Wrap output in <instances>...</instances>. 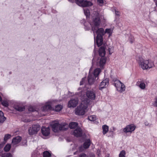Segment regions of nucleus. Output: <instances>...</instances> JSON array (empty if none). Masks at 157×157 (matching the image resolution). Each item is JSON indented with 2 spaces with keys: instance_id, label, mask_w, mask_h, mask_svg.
<instances>
[{
  "instance_id": "48",
  "label": "nucleus",
  "mask_w": 157,
  "mask_h": 157,
  "mask_svg": "<svg viewBox=\"0 0 157 157\" xmlns=\"http://www.w3.org/2000/svg\"><path fill=\"white\" fill-rule=\"evenodd\" d=\"M2 97H3V96H1L0 95V98H2Z\"/></svg>"
},
{
  "instance_id": "42",
  "label": "nucleus",
  "mask_w": 157,
  "mask_h": 157,
  "mask_svg": "<svg viewBox=\"0 0 157 157\" xmlns=\"http://www.w3.org/2000/svg\"><path fill=\"white\" fill-rule=\"evenodd\" d=\"M88 157H95V155L93 154H91Z\"/></svg>"
},
{
  "instance_id": "12",
  "label": "nucleus",
  "mask_w": 157,
  "mask_h": 157,
  "mask_svg": "<svg viewBox=\"0 0 157 157\" xmlns=\"http://www.w3.org/2000/svg\"><path fill=\"white\" fill-rule=\"evenodd\" d=\"M71 133L72 135L77 137L81 136L82 134V129L78 127L76 128L75 130L72 131Z\"/></svg>"
},
{
  "instance_id": "51",
  "label": "nucleus",
  "mask_w": 157,
  "mask_h": 157,
  "mask_svg": "<svg viewBox=\"0 0 157 157\" xmlns=\"http://www.w3.org/2000/svg\"><path fill=\"white\" fill-rule=\"evenodd\" d=\"M103 19H104V20H105V19H104V18H103Z\"/></svg>"
},
{
  "instance_id": "30",
  "label": "nucleus",
  "mask_w": 157,
  "mask_h": 157,
  "mask_svg": "<svg viewBox=\"0 0 157 157\" xmlns=\"http://www.w3.org/2000/svg\"><path fill=\"white\" fill-rule=\"evenodd\" d=\"M11 148V145L10 144H8L6 145L4 148L5 151L7 152Z\"/></svg>"
},
{
  "instance_id": "25",
  "label": "nucleus",
  "mask_w": 157,
  "mask_h": 157,
  "mask_svg": "<svg viewBox=\"0 0 157 157\" xmlns=\"http://www.w3.org/2000/svg\"><path fill=\"white\" fill-rule=\"evenodd\" d=\"M78 124L76 122H72L69 124V127L71 128H75L78 126Z\"/></svg>"
},
{
  "instance_id": "11",
  "label": "nucleus",
  "mask_w": 157,
  "mask_h": 157,
  "mask_svg": "<svg viewBox=\"0 0 157 157\" xmlns=\"http://www.w3.org/2000/svg\"><path fill=\"white\" fill-rule=\"evenodd\" d=\"M135 128L136 126L133 124L128 125L123 128V131L125 133L131 132L134 131Z\"/></svg>"
},
{
  "instance_id": "7",
  "label": "nucleus",
  "mask_w": 157,
  "mask_h": 157,
  "mask_svg": "<svg viewBox=\"0 0 157 157\" xmlns=\"http://www.w3.org/2000/svg\"><path fill=\"white\" fill-rule=\"evenodd\" d=\"M76 4L79 6L82 7L91 6L92 3L90 2L84 0H75Z\"/></svg>"
},
{
  "instance_id": "3",
  "label": "nucleus",
  "mask_w": 157,
  "mask_h": 157,
  "mask_svg": "<svg viewBox=\"0 0 157 157\" xmlns=\"http://www.w3.org/2000/svg\"><path fill=\"white\" fill-rule=\"evenodd\" d=\"M101 70L99 68L96 69L94 70L93 73H91L90 72L88 77L87 82L86 81V77L83 78L80 82V85H84L85 86H86L88 84L90 85L93 84L96 78L98 76Z\"/></svg>"
},
{
  "instance_id": "34",
  "label": "nucleus",
  "mask_w": 157,
  "mask_h": 157,
  "mask_svg": "<svg viewBox=\"0 0 157 157\" xmlns=\"http://www.w3.org/2000/svg\"><path fill=\"white\" fill-rule=\"evenodd\" d=\"M139 87L141 89H144L145 87V84L144 83L141 82L139 85Z\"/></svg>"
},
{
  "instance_id": "6",
  "label": "nucleus",
  "mask_w": 157,
  "mask_h": 157,
  "mask_svg": "<svg viewBox=\"0 0 157 157\" xmlns=\"http://www.w3.org/2000/svg\"><path fill=\"white\" fill-rule=\"evenodd\" d=\"M114 85L117 90L120 92H122L125 90L124 85L119 80H115L114 81Z\"/></svg>"
},
{
  "instance_id": "41",
  "label": "nucleus",
  "mask_w": 157,
  "mask_h": 157,
  "mask_svg": "<svg viewBox=\"0 0 157 157\" xmlns=\"http://www.w3.org/2000/svg\"><path fill=\"white\" fill-rule=\"evenodd\" d=\"M79 157H87V155L85 154L82 153L79 155Z\"/></svg>"
},
{
  "instance_id": "4",
  "label": "nucleus",
  "mask_w": 157,
  "mask_h": 157,
  "mask_svg": "<svg viewBox=\"0 0 157 157\" xmlns=\"http://www.w3.org/2000/svg\"><path fill=\"white\" fill-rule=\"evenodd\" d=\"M139 66L143 70H147L152 67L154 66V63L148 60L144 59L142 57H139L137 59Z\"/></svg>"
},
{
  "instance_id": "18",
  "label": "nucleus",
  "mask_w": 157,
  "mask_h": 157,
  "mask_svg": "<svg viewBox=\"0 0 157 157\" xmlns=\"http://www.w3.org/2000/svg\"><path fill=\"white\" fill-rule=\"evenodd\" d=\"M86 94L88 98H95L96 97L95 93L93 91H87Z\"/></svg>"
},
{
  "instance_id": "37",
  "label": "nucleus",
  "mask_w": 157,
  "mask_h": 157,
  "mask_svg": "<svg viewBox=\"0 0 157 157\" xmlns=\"http://www.w3.org/2000/svg\"><path fill=\"white\" fill-rule=\"evenodd\" d=\"M114 10L115 11V14L116 15L118 16H119L120 15L121 13L120 12L117 11L116 9H114Z\"/></svg>"
},
{
  "instance_id": "45",
  "label": "nucleus",
  "mask_w": 157,
  "mask_h": 157,
  "mask_svg": "<svg viewBox=\"0 0 157 157\" xmlns=\"http://www.w3.org/2000/svg\"><path fill=\"white\" fill-rule=\"evenodd\" d=\"M155 3V4L156 5V6L157 7V0H156Z\"/></svg>"
},
{
  "instance_id": "38",
  "label": "nucleus",
  "mask_w": 157,
  "mask_h": 157,
  "mask_svg": "<svg viewBox=\"0 0 157 157\" xmlns=\"http://www.w3.org/2000/svg\"><path fill=\"white\" fill-rule=\"evenodd\" d=\"M153 104L154 106L157 107V99H154Z\"/></svg>"
},
{
  "instance_id": "10",
  "label": "nucleus",
  "mask_w": 157,
  "mask_h": 157,
  "mask_svg": "<svg viewBox=\"0 0 157 157\" xmlns=\"http://www.w3.org/2000/svg\"><path fill=\"white\" fill-rule=\"evenodd\" d=\"M98 58L97 61V64L98 66H99L100 67H103L105 65L106 59L105 57H102Z\"/></svg>"
},
{
  "instance_id": "8",
  "label": "nucleus",
  "mask_w": 157,
  "mask_h": 157,
  "mask_svg": "<svg viewBox=\"0 0 157 157\" xmlns=\"http://www.w3.org/2000/svg\"><path fill=\"white\" fill-rule=\"evenodd\" d=\"M40 126L39 124H34L29 129V134L32 135L36 134L40 130Z\"/></svg>"
},
{
  "instance_id": "24",
  "label": "nucleus",
  "mask_w": 157,
  "mask_h": 157,
  "mask_svg": "<svg viewBox=\"0 0 157 157\" xmlns=\"http://www.w3.org/2000/svg\"><path fill=\"white\" fill-rule=\"evenodd\" d=\"M85 94V92L84 91H82L79 93H77L75 94V95H78L77 97H80L82 98H84V96Z\"/></svg>"
},
{
  "instance_id": "5",
  "label": "nucleus",
  "mask_w": 157,
  "mask_h": 157,
  "mask_svg": "<svg viewBox=\"0 0 157 157\" xmlns=\"http://www.w3.org/2000/svg\"><path fill=\"white\" fill-rule=\"evenodd\" d=\"M52 130L55 132H56L61 130H65L66 125L63 124H60L57 122H54L51 124Z\"/></svg>"
},
{
  "instance_id": "43",
  "label": "nucleus",
  "mask_w": 157,
  "mask_h": 157,
  "mask_svg": "<svg viewBox=\"0 0 157 157\" xmlns=\"http://www.w3.org/2000/svg\"><path fill=\"white\" fill-rule=\"evenodd\" d=\"M144 124L146 126H148L149 125V124L147 121L145 122Z\"/></svg>"
},
{
  "instance_id": "22",
  "label": "nucleus",
  "mask_w": 157,
  "mask_h": 157,
  "mask_svg": "<svg viewBox=\"0 0 157 157\" xmlns=\"http://www.w3.org/2000/svg\"><path fill=\"white\" fill-rule=\"evenodd\" d=\"M6 119V118L4 116L3 113L0 111V123H3Z\"/></svg>"
},
{
  "instance_id": "16",
  "label": "nucleus",
  "mask_w": 157,
  "mask_h": 157,
  "mask_svg": "<svg viewBox=\"0 0 157 157\" xmlns=\"http://www.w3.org/2000/svg\"><path fill=\"white\" fill-rule=\"evenodd\" d=\"M41 132L44 136H48L50 133V129L49 127L45 128L42 127L41 129Z\"/></svg>"
},
{
  "instance_id": "50",
  "label": "nucleus",
  "mask_w": 157,
  "mask_h": 157,
  "mask_svg": "<svg viewBox=\"0 0 157 157\" xmlns=\"http://www.w3.org/2000/svg\"><path fill=\"white\" fill-rule=\"evenodd\" d=\"M89 29V28H88V29H86L87 30H88Z\"/></svg>"
},
{
  "instance_id": "27",
  "label": "nucleus",
  "mask_w": 157,
  "mask_h": 157,
  "mask_svg": "<svg viewBox=\"0 0 157 157\" xmlns=\"http://www.w3.org/2000/svg\"><path fill=\"white\" fill-rule=\"evenodd\" d=\"M15 109L19 111H22L25 110V107L23 106L22 107L20 106H17L16 107Z\"/></svg>"
},
{
  "instance_id": "29",
  "label": "nucleus",
  "mask_w": 157,
  "mask_h": 157,
  "mask_svg": "<svg viewBox=\"0 0 157 157\" xmlns=\"http://www.w3.org/2000/svg\"><path fill=\"white\" fill-rule=\"evenodd\" d=\"M2 104L4 106L7 107L9 105L8 101L7 100H4L2 102Z\"/></svg>"
},
{
  "instance_id": "28",
  "label": "nucleus",
  "mask_w": 157,
  "mask_h": 157,
  "mask_svg": "<svg viewBox=\"0 0 157 157\" xmlns=\"http://www.w3.org/2000/svg\"><path fill=\"white\" fill-rule=\"evenodd\" d=\"M44 157H50L51 155L50 153L47 151H46L43 152Z\"/></svg>"
},
{
  "instance_id": "15",
  "label": "nucleus",
  "mask_w": 157,
  "mask_h": 157,
  "mask_svg": "<svg viewBox=\"0 0 157 157\" xmlns=\"http://www.w3.org/2000/svg\"><path fill=\"white\" fill-rule=\"evenodd\" d=\"M109 84V80L108 79L103 80L100 83L99 89L102 90V89L105 88Z\"/></svg>"
},
{
  "instance_id": "23",
  "label": "nucleus",
  "mask_w": 157,
  "mask_h": 157,
  "mask_svg": "<svg viewBox=\"0 0 157 157\" xmlns=\"http://www.w3.org/2000/svg\"><path fill=\"white\" fill-rule=\"evenodd\" d=\"M63 108L62 106L61 105H58L55 106V108L52 110H54L56 112H59L61 111Z\"/></svg>"
},
{
  "instance_id": "21",
  "label": "nucleus",
  "mask_w": 157,
  "mask_h": 157,
  "mask_svg": "<svg viewBox=\"0 0 157 157\" xmlns=\"http://www.w3.org/2000/svg\"><path fill=\"white\" fill-rule=\"evenodd\" d=\"M113 29V28L106 29L105 32L104 31V35L105 33H107L109 35V36H111L112 33Z\"/></svg>"
},
{
  "instance_id": "47",
  "label": "nucleus",
  "mask_w": 157,
  "mask_h": 157,
  "mask_svg": "<svg viewBox=\"0 0 157 157\" xmlns=\"http://www.w3.org/2000/svg\"><path fill=\"white\" fill-rule=\"evenodd\" d=\"M130 42H131V43H132V42H133V41H131V40H130Z\"/></svg>"
},
{
  "instance_id": "35",
  "label": "nucleus",
  "mask_w": 157,
  "mask_h": 157,
  "mask_svg": "<svg viewBox=\"0 0 157 157\" xmlns=\"http://www.w3.org/2000/svg\"><path fill=\"white\" fill-rule=\"evenodd\" d=\"M11 137V135L9 134H7L5 135L4 137V140L6 141L8 139L10 138Z\"/></svg>"
},
{
  "instance_id": "36",
  "label": "nucleus",
  "mask_w": 157,
  "mask_h": 157,
  "mask_svg": "<svg viewBox=\"0 0 157 157\" xmlns=\"http://www.w3.org/2000/svg\"><path fill=\"white\" fill-rule=\"evenodd\" d=\"M97 2L100 6H102L104 2L103 0H97Z\"/></svg>"
},
{
  "instance_id": "40",
  "label": "nucleus",
  "mask_w": 157,
  "mask_h": 157,
  "mask_svg": "<svg viewBox=\"0 0 157 157\" xmlns=\"http://www.w3.org/2000/svg\"><path fill=\"white\" fill-rule=\"evenodd\" d=\"M28 110L30 111H34V109H33L32 107L30 106H29Z\"/></svg>"
},
{
  "instance_id": "13",
  "label": "nucleus",
  "mask_w": 157,
  "mask_h": 157,
  "mask_svg": "<svg viewBox=\"0 0 157 157\" xmlns=\"http://www.w3.org/2000/svg\"><path fill=\"white\" fill-rule=\"evenodd\" d=\"M90 144V139H87L85 141L84 143L83 147L81 146L79 148V150L81 151H83L84 148L86 149L88 148Z\"/></svg>"
},
{
  "instance_id": "26",
  "label": "nucleus",
  "mask_w": 157,
  "mask_h": 157,
  "mask_svg": "<svg viewBox=\"0 0 157 157\" xmlns=\"http://www.w3.org/2000/svg\"><path fill=\"white\" fill-rule=\"evenodd\" d=\"M83 10L85 15L86 16V17H88L90 16V11L89 9L87 8L84 9Z\"/></svg>"
},
{
  "instance_id": "31",
  "label": "nucleus",
  "mask_w": 157,
  "mask_h": 157,
  "mask_svg": "<svg viewBox=\"0 0 157 157\" xmlns=\"http://www.w3.org/2000/svg\"><path fill=\"white\" fill-rule=\"evenodd\" d=\"M125 152L124 150L122 151L119 154V157H125Z\"/></svg>"
},
{
  "instance_id": "32",
  "label": "nucleus",
  "mask_w": 157,
  "mask_h": 157,
  "mask_svg": "<svg viewBox=\"0 0 157 157\" xmlns=\"http://www.w3.org/2000/svg\"><path fill=\"white\" fill-rule=\"evenodd\" d=\"M88 119L91 121H94L96 120V117L95 116H90L88 117Z\"/></svg>"
},
{
  "instance_id": "19",
  "label": "nucleus",
  "mask_w": 157,
  "mask_h": 157,
  "mask_svg": "<svg viewBox=\"0 0 157 157\" xmlns=\"http://www.w3.org/2000/svg\"><path fill=\"white\" fill-rule=\"evenodd\" d=\"M99 55L100 56L104 57L105 56V48L104 47H101L99 50Z\"/></svg>"
},
{
  "instance_id": "14",
  "label": "nucleus",
  "mask_w": 157,
  "mask_h": 157,
  "mask_svg": "<svg viewBox=\"0 0 157 157\" xmlns=\"http://www.w3.org/2000/svg\"><path fill=\"white\" fill-rule=\"evenodd\" d=\"M21 137L19 136L14 138L12 140V145L14 146L16 145L21 142Z\"/></svg>"
},
{
  "instance_id": "33",
  "label": "nucleus",
  "mask_w": 157,
  "mask_h": 157,
  "mask_svg": "<svg viewBox=\"0 0 157 157\" xmlns=\"http://www.w3.org/2000/svg\"><path fill=\"white\" fill-rule=\"evenodd\" d=\"M1 157H12V155L10 153H7L3 155Z\"/></svg>"
},
{
  "instance_id": "1",
  "label": "nucleus",
  "mask_w": 157,
  "mask_h": 157,
  "mask_svg": "<svg viewBox=\"0 0 157 157\" xmlns=\"http://www.w3.org/2000/svg\"><path fill=\"white\" fill-rule=\"evenodd\" d=\"M92 21L90 23L92 31H93L95 40V34L94 31L96 30L97 34L96 42L98 47L101 46L103 43L102 36L104 35V29L103 28H98L100 23L99 13L97 11H94L92 15Z\"/></svg>"
},
{
  "instance_id": "17",
  "label": "nucleus",
  "mask_w": 157,
  "mask_h": 157,
  "mask_svg": "<svg viewBox=\"0 0 157 157\" xmlns=\"http://www.w3.org/2000/svg\"><path fill=\"white\" fill-rule=\"evenodd\" d=\"M52 109L51 102H48L45 103L43 107L42 110L44 111H47L49 110H52Z\"/></svg>"
},
{
  "instance_id": "46",
  "label": "nucleus",
  "mask_w": 157,
  "mask_h": 157,
  "mask_svg": "<svg viewBox=\"0 0 157 157\" xmlns=\"http://www.w3.org/2000/svg\"><path fill=\"white\" fill-rule=\"evenodd\" d=\"M30 121H28V120H27V121H25V122H29Z\"/></svg>"
},
{
  "instance_id": "9",
  "label": "nucleus",
  "mask_w": 157,
  "mask_h": 157,
  "mask_svg": "<svg viewBox=\"0 0 157 157\" xmlns=\"http://www.w3.org/2000/svg\"><path fill=\"white\" fill-rule=\"evenodd\" d=\"M78 102V99H71L68 102L67 106L70 108H74L77 106Z\"/></svg>"
},
{
  "instance_id": "44",
  "label": "nucleus",
  "mask_w": 157,
  "mask_h": 157,
  "mask_svg": "<svg viewBox=\"0 0 157 157\" xmlns=\"http://www.w3.org/2000/svg\"><path fill=\"white\" fill-rule=\"evenodd\" d=\"M68 1L72 2H74V0H68Z\"/></svg>"
},
{
  "instance_id": "39",
  "label": "nucleus",
  "mask_w": 157,
  "mask_h": 157,
  "mask_svg": "<svg viewBox=\"0 0 157 157\" xmlns=\"http://www.w3.org/2000/svg\"><path fill=\"white\" fill-rule=\"evenodd\" d=\"M109 54L111 55L113 53V48H109Z\"/></svg>"
},
{
  "instance_id": "49",
  "label": "nucleus",
  "mask_w": 157,
  "mask_h": 157,
  "mask_svg": "<svg viewBox=\"0 0 157 157\" xmlns=\"http://www.w3.org/2000/svg\"><path fill=\"white\" fill-rule=\"evenodd\" d=\"M2 99H0V101H2Z\"/></svg>"
},
{
  "instance_id": "2",
  "label": "nucleus",
  "mask_w": 157,
  "mask_h": 157,
  "mask_svg": "<svg viewBox=\"0 0 157 157\" xmlns=\"http://www.w3.org/2000/svg\"><path fill=\"white\" fill-rule=\"evenodd\" d=\"M95 99H83L81 103L75 109V113L77 115H84L88 110V107L94 104Z\"/></svg>"
},
{
  "instance_id": "20",
  "label": "nucleus",
  "mask_w": 157,
  "mask_h": 157,
  "mask_svg": "<svg viewBox=\"0 0 157 157\" xmlns=\"http://www.w3.org/2000/svg\"><path fill=\"white\" fill-rule=\"evenodd\" d=\"M102 133L103 135L106 134L109 131V127L106 125H104L102 126Z\"/></svg>"
}]
</instances>
